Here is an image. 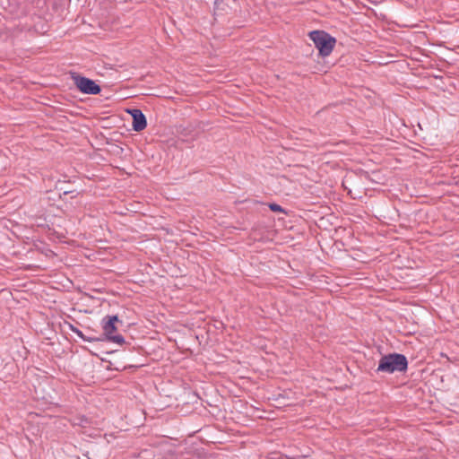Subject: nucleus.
I'll list each match as a JSON object with an SVG mask.
<instances>
[{"instance_id":"nucleus-4","label":"nucleus","mask_w":459,"mask_h":459,"mask_svg":"<svg viewBox=\"0 0 459 459\" xmlns=\"http://www.w3.org/2000/svg\"><path fill=\"white\" fill-rule=\"evenodd\" d=\"M76 87L84 94L96 95L101 91L100 87L93 81L83 76L74 77Z\"/></svg>"},{"instance_id":"nucleus-1","label":"nucleus","mask_w":459,"mask_h":459,"mask_svg":"<svg viewBox=\"0 0 459 459\" xmlns=\"http://www.w3.org/2000/svg\"><path fill=\"white\" fill-rule=\"evenodd\" d=\"M407 368L408 360L404 355L392 353L380 359L377 371L392 374L396 371L404 372Z\"/></svg>"},{"instance_id":"nucleus-2","label":"nucleus","mask_w":459,"mask_h":459,"mask_svg":"<svg viewBox=\"0 0 459 459\" xmlns=\"http://www.w3.org/2000/svg\"><path fill=\"white\" fill-rule=\"evenodd\" d=\"M308 36L315 44V47L318 49L320 56H328L332 53L336 39L329 33L324 30H312L309 32Z\"/></svg>"},{"instance_id":"nucleus-6","label":"nucleus","mask_w":459,"mask_h":459,"mask_svg":"<svg viewBox=\"0 0 459 459\" xmlns=\"http://www.w3.org/2000/svg\"><path fill=\"white\" fill-rule=\"evenodd\" d=\"M70 329L72 330V332H74L75 334H77V336H79L81 339L84 340V341H87L89 342H91L94 341V338H91V337H85L82 333V331H80L78 328L74 327L73 325H69Z\"/></svg>"},{"instance_id":"nucleus-5","label":"nucleus","mask_w":459,"mask_h":459,"mask_svg":"<svg viewBox=\"0 0 459 459\" xmlns=\"http://www.w3.org/2000/svg\"><path fill=\"white\" fill-rule=\"evenodd\" d=\"M128 113L133 117V129L136 132L143 131L147 126L146 117L143 113L138 108H133L128 110Z\"/></svg>"},{"instance_id":"nucleus-7","label":"nucleus","mask_w":459,"mask_h":459,"mask_svg":"<svg viewBox=\"0 0 459 459\" xmlns=\"http://www.w3.org/2000/svg\"><path fill=\"white\" fill-rule=\"evenodd\" d=\"M269 208L273 212H284L283 208L281 205L277 204H269Z\"/></svg>"},{"instance_id":"nucleus-3","label":"nucleus","mask_w":459,"mask_h":459,"mask_svg":"<svg viewBox=\"0 0 459 459\" xmlns=\"http://www.w3.org/2000/svg\"><path fill=\"white\" fill-rule=\"evenodd\" d=\"M118 321L117 316H108L102 320V328L107 339L109 342L122 345L125 342V339L121 334H113L117 330L115 324Z\"/></svg>"}]
</instances>
